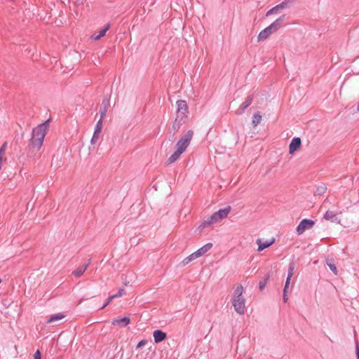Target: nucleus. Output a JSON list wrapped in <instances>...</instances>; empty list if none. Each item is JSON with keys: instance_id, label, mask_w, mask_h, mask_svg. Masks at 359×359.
<instances>
[{"instance_id": "obj_1", "label": "nucleus", "mask_w": 359, "mask_h": 359, "mask_svg": "<svg viewBox=\"0 0 359 359\" xmlns=\"http://www.w3.org/2000/svg\"><path fill=\"white\" fill-rule=\"evenodd\" d=\"M51 121V118H49L33 128L32 137L29 140L27 149L29 151L32 150L34 153L41 149Z\"/></svg>"}, {"instance_id": "obj_2", "label": "nucleus", "mask_w": 359, "mask_h": 359, "mask_svg": "<svg viewBox=\"0 0 359 359\" xmlns=\"http://www.w3.org/2000/svg\"><path fill=\"white\" fill-rule=\"evenodd\" d=\"M284 15H282L278 18L275 22L270 25L268 27L261 31L258 35V41H264L273 32L278 29V22H282L284 20Z\"/></svg>"}, {"instance_id": "obj_3", "label": "nucleus", "mask_w": 359, "mask_h": 359, "mask_svg": "<svg viewBox=\"0 0 359 359\" xmlns=\"http://www.w3.org/2000/svg\"><path fill=\"white\" fill-rule=\"evenodd\" d=\"M194 135V131L188 130L177 142L176 150L183 153L189 145Z\"/></svg>"}, {"instance_id": "obj_4", "label": "nucleus", "mask_w": 359, "mask_h": 359, "mask_svg": "<svg viewBox=\"0 0 359 359\" xmlns=\"http://www.w3.org/2000/svg\"><path fill=\"white\" fill-rule=\"evenodd\" d=\"M187 116L186 114H177V117L173 122L172 128L170 130V133H172V137L174 138L175 133L179 130L180 127L185 124L187 121Z\"/></svg>"}, {"instance_id": "obj_5", "label": "nucleus", "mask_w": 359, "mask_h": 359, "mask_svg": "<svg viewBox=\"0 0 359 359\" xmlns=\"http://www.w3.org/2000/svg\"><path fill=\"white\" fill-rule=\"evenodd\" d=\"M315 221L310 219H303L297 226V232L299 235H302L306 230L313 228Z\"/></svg>"}, {"instance_id": "obj_6", "label": "nucleus", "mask_w": 359, "mask_h": 359, "mask_svg": "<svg viewBox=\"0 0 359 359\" xmlns=\"http://www.w3.org/2000/svg\"><path fill=\"white\" fill-rule=\"evenodd\" d=\"M232 304L235 311L239 314L245 311V299L244 298L233 299Z\"/></svg>"}, {"instance_id": "obj_7", "label": "nucleus", "mask_w": 359, "mask_h": 359, "mask_svg": "<svg viewBox=\"0 0 359 359\" xmlns=\"http://www.w3.org/2000/svg\"><path fill=\"white\" fill-rule=\"evenodd\" d=\"M301 145H302L301 138L298 137H294L291 140L290 145H289V153L291 154L294 153L296 151H297L300 148Z\"/></svg>"}, {"instance_id": "obj_8", "label": "nucleus", "mask_w": 359, "mask_h": 359, "mask_svg": "<svg viewBox=\"0 0 359 359\" xmlns=\"http://www.w3.org/2000/svg\"><path fill=\"white\" fill-rule=\"evenodd\" d=\"M219 219L217 218V216L215 213H213L211 216L207 218V219L204 220L201 225L199 226L198 229H203L206 227H208L212 224H215L219 222Z\"/></svg>"}, {"instance_id": "obj_9", "label": "nucleus", "mask_w": 359, "mask_h": 359, "mask_svg": "<svg viewBox=\"0 0 359 359\" xmlns=\"http://www.w3.org/2000/svg\"><path fill=\"white\" fill-rule=\"evenodd\" d=\"M155 343H160L166 339L167 334L161 330H156L153 332Z\"/></svg>"}, {"instance_id": "obj_10", "label": "nucleus", "mask_w": 359, "mask_h": 359, "mask_svg": "<svg viewBox=\"0 0 359 359\" xmlns=\"http://www.w3.org/2000/svg\"><path fill=\"white\" fill-rule=\"evenodd\" d=\"M275 242V238H272L271 240L266 241L265 242H262L261 239H258L257 241V243L258 245V252H261L263 250L270 247Z\"/></svg>"}, {"instance_id": "obj_11", "label": "nucleus", "mask_w": 359, "mask_h": 359, "mask_svg": "<svg viewBox=\"0 0 359 359\" xmlns=\"http://www.w3.org/2000/svg\"><path fill=\"white\" fill-rule=\"evenodd\" d=\"M287 6V2H282L281 4L276 6L275 7L272 8L269 11H267L266 15L269 16L273 14H278L280 10H283Z\"/></svg>"}, {"instance_id": "obj_12", "label": "nucleus", "mask_w": 359, "mask_h": 359, "mask_svg": "<svg viewBox=\"0 0 359 359\" xmlns=\"http://www.w3.org/2000/svg\"><path fill=\"white\" fill-rule=\"evenodd\" d=\"M231 210V206H227L223 209H219L218 211L215 212V214L216 215L217 218L219 219V221H221L222 219L227 217Z\"/></svg>"}, {"instance_id": "obj_13", "label": "nucleus", "mask_w": 359, "mask_h": 359, "mask_svg": "<svg viewBox=\"0 0 359 359\" xmlns=\"http://www.w3.org/2000/svg\"><path fill=\"white\" fill-rule=\"evenodd\" d=\"M109 24L106 25L102 29L99 30L97 33L93 34L91 38L96 41L100 39L105 35L106 32L109 30Z\"/></svg>"}, {"instance_id": "obj_14", "label": "nucleus", "mask_w": 359, "mask_h": 359, "mask_svg": "<svg viewBox=\"0 0 359 359\" xmlns=\"http://www.w3.org/2000/svg\"><path fill=\"white\" fill-rule=\"evenodd\" d=\"M90 262H91V259H88V262L86 264H83L81 266H79L75 271H74L72 272V274L75 277H80V276H81L83 274V273L85 272V271L87 269V268L88 267V266L90 264Z\"/></svg>"}, {"instance_id": "obj_15", "label": "nucleus", "mask_w": 359, "mask_h": 359, "mask_svg": "<svg viewBox=\"0 0 359 359\" xmlns=\"http://www.w3.org/2000/svg\"><path fill=\"white\" fill-rule=\"evenodd\" d=\"M130 322L129 317H123L120 319H114L111 322L113 325H119L121 327H126Z\"/></svg>"}, {"instance_id": "obj_16", "label": "nucleus", "mask_w": 359, "mask_h": 359, "mask_svg": "<svg viewBox=\"0 0 359 359\" xmlns=\"http://www.w3.org/2000/svg\"><path fill=\"white\" fill-rule=\"evenodd\" d=\"M212 243H208L205 245H204L203 247L200 248L198 250L195 251L196 255L198 256V257H201L204 254H205L208 251H209L212 248Z\"/></svg>"}, {"instance_id": "obj_17", "label": "nucleus", "mask_w": 359, "mask_h": 359, "mask_svg": "<svg viewBox=\"0 0 359 359\" xmlns=\"http://www.w3.org/2000/svg\"><path fill=\"white\" fill-rule=\"evenodd\" d=\"M324 218L327 220H330L331 222H339V220L337 219V213L334 211L327 210L324 215Z\"/></svg>"}, {"instance_id": "obj_18", "label": "nucleus", "mask_w": 359, "mask_h": 359, "mask_svg": "<svg viewBox=\"0 0 359 359\" xmlns=\"http://www.w3.org/2000/svg\"><path fill=\"white\" fill-rule=\"evenodd\" d=\"M101 114L100 118L97 121V122L95 125V130H94L95 132V133H100L102 131V129L103 118H104V116L106 115V114Z\"/></svg>"}, {"instance_id": "obj_19", "label": "nucleus", "mask_w": 359, "mask_h": 359, "mask_svg": "<svg viewBox=\"0 0 359 359\" xmlns=\"http://www.w3.org/2000/svg\"><path fill=\"white\" fill-rule=\"evenodd\" d=\"M326 264L330 268V269L334 273V274L337 275L338 271L333 259L327 258Z\"/></svg>"}, {"instance_id": "obj_20", "label": "nucleus", "mask_w": 359, "mask_h": 359, "mask_svg": "<svg viewBox=\"0 0 359 359\" xmlns=\"http://www.w3.org/2000/svg\"><path fill=\"white\" fill-rule=\"evenodd\" d=\"M182 153L176 150L167 160V164L170 165L176 161Z\"/></svg>"}, {"instance_id": "obj_21", "label": "nucleus", "mask_w": 359, "mask_h": 359, "mask_svg": "<svg viewBox=\"0 0 359 359\" xmlns=\"http://www.w3.org/2000/svg\"><path fill=\"white\" fill-rule=\"evenodd\" d=\"M177 111L180 112L181 111H187L188 109V106L184 100H178L177 101Z\"/></svg>"}, {"instance_id": "obj_22", "label": "nucleus", "mask_w": 359, "mask_h": 359, "mask_svg": "<svg viewBox=\"0 0 359 359\" xmlns=\"http://www.w3.org/2000/svg\"><path fill=\"white\" fill-rule=\"evenodd\" d=\"M65 317V315H64L62 313H57V314L52 315L48 318L47 323L49 324V323H54L57 320H60L63 319Z\"/></svg>"}, {"instance_id": "obj_23", "label": "nucleus", "mask_w": 359, "mask_h": 359, "mask_svg": "<svg viewBox=\"0 0 359 359\" xmlns=\"http://www.w3.org/2000/svg\"><path fill=\"white\" fill-rule=\"evenodd\" d=\"M197 258H198V257L197 255H196V252H194L192 254H191L190 255H189L188 257H187L186 258H184L183 259V261L182 262V264L183 266H185Z\"/></svg>"}, {"instance_id": "obj_24", "label": "nucleus", "mask_w": 359, "mask_h": 359, "mask_svg": "<svg viewBox=\"0 0 359 359\" xmlns=\"http://www.w3.org/2000/svg\"><path fill=\"white\" fill-rule=\"evenodd\" d=\"M270 277H271L270 273H268L265 276L264 278L259 281V289L261 291H262L265 288L266 285L268 280H269Z\"/></svg>"}, {"instance_id": "obj_25", "label": "nucleus", "mask_w": 359, "mask_h": 359, "mask_svg": "<svg viewBox=\"0 0 359 359\" xmlns=\"http://www.w3.org/2000/svg\"><path fill=\"white\" fill-rule=\"evenodd\" d=\"M327 190V187L325 184H321L317 187L316 190L314 192L315 195H323L325 193Z\"/></svg>"}, {"instance_id": "obj_26", "label": "nucleus", "mask_w": 359, "mask_h": 359, "mask_svg": "<svg viewBox=\"0 0 359 359\" xmlns=\"http://www.w3.org/2000/svg\"><path fill=\"white\" fill-rule=\"evenodd\" d=\"M243 292V287L241 285H239L236 287L234 291V297L233 299L243 298L242 294Z\"/></svg>"}, {"instance_id": "obj_27", "label": "nucleus", "mask_w": 359, "mask_h": 359, "mask_svg": "<svg viewBox=\"0 0 359 359\" xmlns=\"http://www.w3.org/2000/svg\"><path fill=\"white\" fill-rule=\"evenodd\" d=\"M261 121L262 116H260V114H254L252 120V125L253 126L254 128H255L261 122Z\"/></svg>"}, {"instance_id": "obj_28", "label": "nucleus", "mask_w": 359, "mask_h": 359, "mask_svg": "<svg viewBox=\"0 0 359 359\" xmlns=\"http://www.w3.org/2000/svg\"><path fill=\"white\" fill-rule=\"evenodd\" d=\"M294 269V265L293 263H290L288 268L287 276V278H291L293 275V271Z\"/></svg>"}, {"instance_id": "obj_29", "label": "nucleus", "mask_w": 359, "mask_h": 359, "mask_svg": "<svg viewBox=\"0 0 359 359\" xmlns=\"http://www.w3.org/2000/svg\"><path fill=\"white\" fill-rule=\"evenodd\" d=\"M100 134V133H95V132L94 131L93 137H92V138L90 140L91 144H95L98 141Z\"/></svg>"}, {"instance_id": "obj_30", "label": "nucleus", "mask_w": 359, "mask_h": 359, "mask_svg": "<svg viewBox=\"0 0 359 359\" xmlns=\"http://www.w3.org/2000/svg\"><path fill=\"white\" fill-rule=\"evenodd\" d=\"M125 293H126V291H125L124 288L121 287L118 290V292L116 293L115 294H113L112 297H114V299L120 297H122Z\"/></svg>"}, {"instance_id": "obj_31", "label": "nucleus", "mask_w": 359, "mask_h": 359, "mask_svg": "<svg viewBox=\"0 0 359 359\" xmlns=\"http://www.w3.org/2000/svg\"><path fill=\"white\" fill-rule=\"evenodd\" d=\"M112 299H114V297H112V295L109 296L106 302H104V304L100 307V309H104L107 305H109L110 304V302L112 301Z\"/></svg>"}, {"instance_id": "obj_32", "label": "nucleus", "mask_w": 359, "mask_h": 359, "mask_svg": "<svg viewBox=\"0 0 359 359\" xmlns=\"http://www.w3.org/2000/svg\"><path fill=\"white\" fill-rule=\"evenodd\" d=\"M290 280H291V278H286V281H285V286H284V288H283V291H285V293L287 292V290L289 287V285H290Z\"/></svg>"}, {"instance_id": "obj_33", "label": "nucleus", "mask_w": 359, "mask_h": 359, "mask_svg": "<svg viewBox=\"0 0 359 359\" xmlns=\"http://www.w3.org/2000/svg\"><path fill=\"white\" fill-rule=\"evenodd\" d=\"M147 341L146 339H142L138 342V344L136 346V348H140L142 346H144L147 344Z\"/></svg>"}, {"instance_id": "obj_34", "label": "nucleus", "mask_w": 359, "mask_h": 359, "mask_svg": "<svg viewBox=\"0 0 359 359\" xmlns=\"http://www.w3.org/2000/svg\"><path fill=\"white\" fill-rule=\"evenodd\" d=\"M6 142H4L1 147H0V156H1V154L5 151L6 147Z\"/></svg>"}, {"instance_id": "obj_35", "label": "nucleus", "mask_w": 359, "mask_h": 359, "mask_svg": "<svg viewBox=\"0 0 359 359\" xmlns=\"http://www.w3.org/2000/svg\"><path fill=\"white\" fill-rule=\"evenodd\" d=\"M34 359H41V352L39 350H37L35 352V353L34 355Z\"/></svg>"}, {"instance_id": "obj_36", "label": "nucleus", "mask_w": 359, "mask_h": 359, "mask_svg": "<svg viewBox=\"0 0 359 359\" xmlns=\"http://www.w3.org/2000/svg\"><path fill=\"white\" fill-rule=\"evenodd\" d=\"M251 104V99L248 98L245 102H244V107H243V109L245 108H246L248 105H250Z\"/></svg>"}, {"instance_id": "obj_37", "label": "nucleus", "mask_w": 359, "mask_h": 359, "mask_svg": "<svg viewBox=\"0 0 359 359\" xmlns=\"http://www.w3.org/2000/svg\"><path fill=\"white\" fill-rule=\"evenodd\" d=\"M356 357L357 359H359V344L358 342H356Z\"/></svg>"}, {"instance_id": "obj_38", "label": "nucleus", "mask_w": 359, "mask_h": 359, "mask_svg": "<svg viewBox=\"0 0 359 359\" xmlns=\"http://www.w3.org/2000/svg\"><path fill=\"white\" fill-rule=\"evenodd\" d=\"M283 302L285 303H286L288 300V297H287V292L285 293V291H283Z\"/></svg>"}, {"instance_id": "obj_39", "label": "nucleus", "mask_w": 359, "mask_h": 359, "mask_svg": "<svg viewBox=\"0 0 359 359\" xmlns=\"http://www.w3.org/2000/svg\"><path fill=\"white\" fill-rule=\"evenodd\" d=\"M248 359H252V358H251V357H249V358H248Z\"/></svg>"}, {"instance_id": "obj_40", "label": "nucleus", "mask_w": 359, "mask_h": 359, "mask_svg": "<svg viewBox=\"0 0 359 359\" xmlns=\"http://www.w3.org/2000/svg\"><path fill=\"white\" fill-rule=\"evenodd\" d=\"M2 282V280L0 278V283Z\"/></svg>"}]
</instances>
